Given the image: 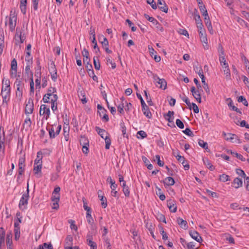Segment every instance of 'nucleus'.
<instances>
[{
  "label": "nucleus",
  "instance_id": "f257e3e1",
  "mask_svg": "<svg viewBox=\"0 0 249 249\" xmlns=\"http://www.w3.org/2000/svg\"><path fill=\"white\" fill-rule=\"evenodd\" d=\"M25 66L24 72L23 73V79L28 82L30 86V94H31V64L24 65Z\"/></svg>",
  "mask_w": 249,
  "mask_h": 249
},
{
  "label": "nucleus",
  "instance_id": "f03ea898",
  "mask_svg": "<svg viewBox=\"0 0 249 249\" xmlns=\"http://www.w3.org/2000/svg\"><path fill=\"white\" fill-rule=\"evenodd\" d=\"M27 193L26 194H24L22 195V196L21 198L19 203V208L21 210H24V209H26L27 204H28V199L29 197V181H28V183H27Z\"/></svg>",
  "mask_w": 249,
  "mask_h": 249
},
{
  "label": "nucleus",
  "instance_id": "7ed1b4c3",
  "mask_svg": "<svg viewBox=\"0 0 249 249\" xmlns=\"http://www.w3.org/2000/svg\"><path fill=\"white\" fill-rule=\"evenodd\" d=\"M99 41L102 44L103 48L105 50L107 53H112V51L108 48V41L107 38L103 36H99Z\"/></svg>",
  "mask_w": 249,
  "mask_h": 249
},
{
  "label": "nucleus",
  "instance_id": "20e7f679",
  "mask_svg": "<svg viewBox=\"0 0 249 249\" xmlns=\"http://www.w3.org/2000/svg\"><path fill=\"white\" fill-rule=\"evenodd\" d=\"M144 16L148 20L152 22L153 24L156 26V28L157 29V30H160L161 32L163 31V28L162 27V25L157 21V20L153 17H150L146 14H144Z\"/></svg>",
  "mask_w": 249,
  "mask_h": 249
},
{
  "label": "nucleus",
  "instance_id": "39448f33",
  "mask_svg": "<svg viewBox=\"0 0 249 249\" xmlns=\"http://www.w3.org/2000/svg\"><path fill=\"white\" fill-rule=\"evenodd\" d=\"M31 125V118L29 116H26L24 122L23 124V130H25V131L27 132V134L29 137L30 133L31 132V128L30 127Z\"/></svg>",
  "mask_w": 249,
  "mask_h": 249
},
{
  "label": "nucleus",
  "instance_id": "423d86ee",
  "mask_svg": "<svg viewBox=\"0 0 249 249\" xmlns=\"http://www.w3.org/2000/svg\"><path fill=\"white\" fill-rule=\"evenodd\" d=\"M17 23V17L14 14H10L9 18V25L10 30L13 32L15 28Z\"/></svg>",
  "mask_w": 249,
  "mask_h": 249
},
{
  "label": "nucleus",
  "instance_id": "0eeeda50",
  "mask_svg": "<svg viewBox=\"0 0 249 249\" xmlns=\"http://www.w3.org/2000/svg\"><path fill=\"white\" fill-rule=\"evenodd\" d=\"M17 75V62L15 59L11 61L10 75L12 78L16 77Z\"/></svg>",
  "mask_w": 249,
  "mask_h": 249
},
{
  "label": "nucleus",
  "instance_id": "6e6552de",
  "mask_svg": "<svg viewBox=\"0 0 249 249\" xmlns=\"http://www.w3.org/2000/svg\"><path fill=\"white\" fill-rule=\"evenodd\" d=\"M194 18L196 20V24L197 25V27L201 30V28H203V25L202 22V20L200 18V17L198 14L197 10L195 9L194 11Z\"/></svg>",
  "mask_w": 249,
  "mask_h": 249
},
{
  "label": "nucleus",
  "instance_id": "1a4fd4ad",
  "mask_svg": "<svg viewBox=\"0 0 249 249\" xmlns=\"http://www.w3.org/2000/svg\"><path fill=\"white\" fill-rule=\"evenodd\" d=\"M56 91L55 88L51 87L48 89V93L45 94L43 98V100L44 103L49 102V96H53V93Z\"/></svg>",
  "mask_w": 249,
  "mask_h": 249
},
{
  "label": "nucleus",
  "instance_id": "9d476101",
  "mask_svg": "<svg viewBox=\"0 0 249 249\" xmlns=\"http://www.w3.org/2000/svg\"><path fill=\"white\" fill-rule=\"evenodd\" d=\"M31 98H29L28 100H26L25 102L24 112L26 116L30 117L31 114Z\"/></svg>",
  "mask_w": 249,
  "mask_h": 249
},
{
  "label": "nucleus",
  "instance_id": "9b49d317",
  "mask_svg": "<svg viewBox=\"0 0 249 249\" xmlns=\"http://www.w3.org/2000/svg\"><path fill=\"white\" fill-rule=\"evenodd\" d=\"M97 108L99 110V113L100 117H102V113H104L103 119L105 120L106 122H108L109 118L108 115L106 114L107 110L101 105L98 104L97 105Z\"/></svg>",
  "mask_w": 249,
  "mask_h": 249
},
{
  "label": "nucleus",
  "instance_id": "f8f14e48",
  "mask_svg": "<svg viewBox=\"0 0 249 249\" xmlns=\"http://www.w3.org/2000/svg\"><path fill=\"white\" fill-rule=\"evenodd\" d=\"M42 164H34V174L37 178H40L42 176L41 169Z\"/></svg>",
  "mask_w": 249,
  "mask_h": 249
},
{
  "label": "nucleus",
  "instance_id": "ddd939ff",
  "mask_svg": "<svg viewBox=\"0 0 249 249\" xmlns=\"http://www.w3.org/2000/svg\"><path fill=\"white\" fill-rule=\"evenodd\" d=\"M73 238L71 235H69L65 239V249H72Z\"/></svg>",
  "mask_w": 249,
  "mask_h": 249
},
{
  "label": "nucleus",
  "instance_id": "4468645a",
  "mask_svg": "<svg viewBox=\"0 0 249 249\" xmlns=\"http://www.w3.org/2000/svg\"><path fill=\"white\" fill-rule=\"evenodd\" d=\"M189 234L192 238L196 240L197 242L200 243L202 241L201 237L197 231H191L189 232Z\"/></svg>",
  "mask_w": 249,
  "mask_h": 249
},
{
  "label": "nucleus",
  "instance_id": "2eb2a0df",
  "mask_svg": "<svg viewBox=\"0 0 249 249\" xmlns=\"http://www.w3.org/2000/svg\"><path fill=\"white\" fill-rule=\"evenodd\" d=\"M157 4L161 11L166 13L168 12V7L163 0H158Z\"/></svg>",
  "mask_w": 249,
  "mask_h": 249
},
{
  "label": "nucleus",
  "instance_id": "dca6fc26",
  "mask_svg": "<svg viewBox=\"0 0 249 249\" xmlns=\"http://www.w3.org/2000/svg\"><path fill=\"white\" fill-rule=\"evenodd\" d=\"M50 110L49 107H47L45 105H42L40 108V114L46 115V118L49 117Z\"/></svg>",
  "mask_w": 249,
  "mask_h": 249
},
{
  "label": "nucleus",
  "instance_id": "f3484780",
  "mask_svg": "<svg viewBox=\"0 0 249 249\" xmlns=\"http://www.w3.org/2000/svg\"><path fill=\"white\" fill-rule=\"evenodd\" d=\"M167 206L171 212L175 213L177 211V207L176 206V202L174 200L170 199L167 201Z\"/></svg>",
  "mask_w": 249,
  "mask_h": 249
},
{
  "label": "nucleus",
  "instance_id": "a211bd4d",
  "mask_svg": "<svg viewBox=\"0 0 249 249\" xmlns=\"http://www.w3.org/2000/svg\"><path fill=\"white\" fill-rule=\"evenodd\" d=\"M161 182H162L165 188H166L167 186L173 185L175 183L174 178L171 177L166 178L164 180L161 181Z\"/></svg>",
  "mask_w": 249,
  "mask_h": 249
},
{
  "label": "nucleus",
  "instance_id": "6ab92c4d",
  "mask_svg": "<svg viewBox=\"0 0 249 249\" xmlns=\"http://www.w3.org/2000/svg\"><path fill=\"white\" fill-rule=\"evenodd\" d=\"M58 99V96L56 94H53V97L51 98V108L53 111H55L57 107V100Z\"/></svg>",
  "mask_w": 249,
  "mask_h": 249
},
{
  "label": "nucleus",
  "instance_id": "aec40b11",
  "mask_svg": "<svg viewBox=\"0 0 249 249\" xmlns=\"http://www.w3.org/2000/svg\"><path fill=\"white\" fill-rule=\"evenodd\" d=\"M174 112L173 111H168V113L166 115H164V118L169 122L172 123L174 126L175 125L174 124Z\"/></svg>",
  "mask_w": 249,
  "mask_h": 249
},
{
  "label": "nucleus",
  "instance_id": "412c9836",
  "mask_svg": "<svg viewBox=\"0 0 249 249\" xmlns=\"http://www.w3.org/2000/svg\"><path fill=\"white\" fill-rule=\"evenodd\" d=\"M199 34L201 41L203 43H206L207 38L205 29L204 28H201V30L199 29Z\"/></svg>",
  "mask_w": 249,
  "mask_h": 249
},
{
  "label": "nucleus",
  "instance_id": "4be33fe9",
  "mask_svg": "<svg viewBox=\"0 0 249 249\" xmlns=\"http://www.w3.org/2000/svg\"><path fill=\"white\" fill-rule=\"evenodd\" d=\"M1 95L2 97L3 104L5 103L7 104L8 102L10 100V91L7 92H1Z\"/></svg>",
  "mask_w": 249,
  "mask_h": 249
},
{
  "label": "nucleus",
  "instance_id": "5701e85b",
  "mask_svg": "<svg viewBox=\"0 0 249 249\" xmlns=\"http://www.w3.org/2000/svg\"><path fill=\"white\" fill-rule=\"evenodd\" d=\"M24 159L23 158H20L18 161V174L19 175H22L24 171Z\"/></svg>",
  "mask_w": 249,
  "mask_h": 249
},
{
  "label": "nucleus",
  "instance_id": "b1692460",
  "mask_svg": "<svg viewBox=\"0 0 249 249\" xmlns=\"http://www.w3.org/2000/svg\"><path fill=\"white\" fill-rule=\"evenodd\" d=\"M12 234L11 232L7 233L6 235V242L7 246V249H12Z\"/></svg>",
  "mask_w": 249,
  "mask_h": 249
},
{
  "label": "nucleus",
  "instance_id": "393cba45",
  "mask_svg": "<svg viewBox=\"0 0 249 249\" xmlns=\"http://www.w3.org/2000/svg\"><path fill=\"white\" fill-rule=\"evenodd\" d=\"M95 130L103 139H105V136L109 135V134L105 129L100 128L98 126L95 127Z\"/></svg>",
  "mask_w": 249,
  "mask_h": 249
},
{
  "label": "nucleus",
  "instance_id": "a878e982",
  "mask_svg": "<svg viewBox=\"0 0 249 249\" xmlns=\"http://www.w3.org/2000/svg\"><path fill=\"white\" fill-rule=\"evenodd\" d=\"M227 152L228 154H231L233 156L236 157L237 158L239 159L240 160L244 161L246 160V159L245 158L243 157V156L241 154H238L236 152H233L230 149H227Z\"/></svg>",
  "mask_w": 249,
  "mask_h": 249
},
{
  "label": "nucleus",
  "instance_id": "bb28decb",
  "mask_svg": "<svg viewBox=\"0 0 249 249\" xmlns=\"http://www.w3.org/2000/svg\"><path fill=\"white\" fill-rule=\"evenodd\" d=\"M100 193H102L101 191H99L98 192V196L101 201V205L104 208H106L107 207V198L103 196H101Z\"/></svg>",
  "mask_w": 249,
  "mask_h": 249
},
{
  "label": "nucleus",
  "instance_id": "cd10ccee",
  "mask_svg": "<svg viewBox=\"0 0 249 249\" xmlns=\"http://www.w3.org/2000/svg\"><path fill=\"white\" fill-rule=\"evenodd\" d=\"M157 84L160 85V86H158L159 88H160L163 89H166L167 82L165 81V80L163 78L159 79V81H157Z\"/></svg>",
  "mask_w": 249,
  "mask_h": 249
},
{
  "label": "nucleus",
  "instance_id": "c85d7f7f",
  "mask_svg": "<svg viewBox=\"0 0 249 249\" xmlns=\"http://www.w3.org/2000/svg\"><path fill=\"white\" fill-rule=\"evenodd\" d=\"M178 224L184 229H187L188 228L187 222L186 220H184L183 219L178 217L177 219Z\"/></svg>",
  "mask_w": 249,
  "mask_h": 249
},
{
  "label": "nucleus",
  "instance_id": "c756f323",
  "mask_svg": "<svg viewBox=\"0 0 249 249\" xmlns=\"http://www.w3.org/2000/svg\"><path fill=\"white\" fill-rule=\"evenodd\" d=\"M42 158L43 153L41 151H39L37 153L36 158L35 160L34 164H37L41 163L42 164Z\"/></svg>",
  "mask_w": 249,
  "mask_h": 249
},
{
  "label": "nucleus",
  "instance_id": "7c9ffc66",
  "mask_svg": "<svg viewBox=\"0 0 249 249\" xmlns=\"http://www.w3.org/2000/svg\"><path fill=\"white\" fill-rule=\"evenodd\" d=\"M142 111L143 113V114L148 118L150 119L152 117V114L149 110V108L147 105L144 107H142Z\"/></svg>",
  "mask_w": 249,
  "mask_h": 249
},
{
  "label": "nucleus",
  "instance_id": "2f4dec72",
  "mask_svg": "<svg viewBox=\"0 0 249 249\" xmlns=\"http://www.w3.org/2000/svg\"><path fill=\"white\" fill-rule=\"evenodd\" d=\"M222 68L224 70V74L226 75V79L227 80H230L231 79V72L229 68V66H227L226 67H224L223 65H222Z\"/></svg>",
  "mask_w": 249,
  "mask_h": 249
},
{
  "label": "nucleus",
  "instance_id": "473e14b6",
  "mask_svg": "<svg viewBox=\"0 0 249 249\" xmlns=\"http://www.w3.org/2000/svg\"><path fill=\"white\" fill-rule=\"evenodd\" d=\"M5 138L4 136H3V138L0 136V153H1L2 154H4V150H5Z\"/></svg>",
  "mask_w": 249,
  "mask_h": 249
},
{
  "label": "nucleus",
  "instance_id": "72a5a7b5",
  "mask_svg": "<svg viewBox=\"0 0 249 249\" xmlns=\"http://www.w3.org/2000/svg\"><path fill=\"white\" fill-rule=\"evenodd\" d=\"M233 184H234V187L235 188H238L239 187L242 186L243 182L241 178H236L233 181Z\"/></svg>",
  "mask_w": 249,
  "mask_h": 249
},
{
  "label": "nucleus",
  "instance_id": "f704fd0d",
  "mask_svg": "<svg viewBox=\"0 0 249 249\" xmlns=\"http://www.w3.org/2000/svg\"><path fill=\"white\" fill-rule=\"evenodd\" d=\"M203 162L207 168L211 171H213L214 169V167L212 164L211 161L208 159H203Z\"/></svg>",
  "mask_w": 249,
  "mask_h": 249
},
{
  "label": "nucleus",
  "instance_id": "c9c22d12",
  "mask_svg": "<svg viewBox=\"0 0 249 249\" xmlns=\"http://www.w3.org/2000/svg\"><path fill=\"white\" fill-rule=\"evenodd\" d=\"M99 55L93 57V64L94 68L96 70H99L100 68V63L99 60Z\"/></svg>",
  "mask_w": 249,
  "mask_h": 249
},
{
  "label": "nucleus",
  "instance_id": "e433bc0d",
  "mask_svg": "<svg viewBox=\"0 0 249 249\" xmlns=\"http://www.w3.org/2000/svg\"><path fill=\"white\" fill-rule=\"evenodd\" d=\"M26 3L27 0H20V7L21 11L23 14L26 13Z\"/></svg>",
  "mask_w": 249,
  "mask_h": 249
},
{
  "label": "nucleus",
  "instance_id": "4c0bfd02",
  "mask_svg": "<svg viewBox=\"0 0 249 249\" xmlns=\"http://www.w3.org/2000/svg\"><path fill=\"white\" fill-rule=\"evenodd\" d=\"M222 135L224 137H226L227 135V137L225 138L227 141H231L232 142L234 139V137H236V135L232 133H228L227 134L225 132H223Z\"/></svg>",
  "mask_w": 249,
  "mask_h": 249
},
{
  "label": "nucleus",
  "instance_id": "58836bf2",
  "mask_svg": "<svg viewBox=\"0 0 249 249\" xmlns=\"http://www.w3.org/2000/svg\"><path fill=\"white\" fill-rule=\"evenodd\" d=\"M78 96L80 98V99L83 104H85L87 102V100L86 98L85 93L84 91H80L78 94Z\"/></svg>",
  "mask_w": 249,
  "mask_h": 249
},
{
  "label": "nucleus",
  "instance_id": "ea45409f",
  "mask_svg": "<svg viewBox=\"0 0 249 249\" xmlns=\"http://www.w3.org/2000/svg\"><path fill=\"white\" fill-rule=\"evenodd\" d=\"M199 8L202 16H203L204 17L208 16V12L204 4L199 5Z\"/></svg>",
  "mask_w": 249,
  "mask_h": 249
},
{
  "label": "nucleus",
  "instance_id": "a19ab883",
  "mask_svg": "<svg viewBox=\"0 0 249 249\" xmlns=\"http://www.w3.org/2000/svg\"><path fill=\"white\" fill-rule=\"evenodd\" d=\"M82 55L84 57L83 59V62H85L89 59V53L88 50L86 48H84L82 52Z\"/></svg>",
  "mask_w": 249,
  "mask_h": 249
},
{
  "label": "nucleus",
  "instance_id": "79ce46f5",
  "mask_svg": "<svg viewBox=\"0 0 249 249\" xmlns=\"http://www.w3.org/2000/svg\"><path fill=\"white\" fill-rule=\"evenodd\" d=\"M80 143L82 146L88 145L89 146V142L88 139L85 137L82 136L80 140Z\"/></svg>",
  "mask_w": 249,
  "mask_h": 249
},
{
  "label": "nucleus",
  "instance_id": "37998d69",
  "mask_svg": "<svg viewBox=\"0 0 249 249\" xmlns=\"http://www.w3.org/2000/svg\"><path fill=\"white\" fill-rule=\"evenodd\" d=\"M156 217L159 221L166 223L165 216L163 214L158 213L156 214Z\"/></svg>",
  "mask_w": 249,
  "mask_h": 249
},
{
  "label": "nucleus",
  "instance_id": "c03bdc74",
  "mask_svg": "<svg viewBox=\"0 0 249 249\" xmlns=\"http://www.w3.org/2000/svg\"><path fill=\"white\" fill-rule=\"evenodd\" d=\"M104 139L106 142L105 148L106 149H108L111 144V140L109 137V135L105 136Z\"/></svg>",
  "mask_w": 249,
  "mask_h": 249
},
{
  "label": "nucleus",
  "instance_id": "a18cd8bd",
  "mask_svg": "<svg viewBox=\"0 0 249 249\" xmlns=\"http://www.w3.org/2000/svg\"><path fill=\"white\" fill-rule=\"evenodd\" d=\"M237 101L239 103H242L243 105L246 107H248L249 105L248 101L243 96H240L238 97Z\"/></svg>",
  "mask_w": 249,
  "mask_h": 249
},
{
  "label": "nucleus",
  "instance_id": "49530a36",
  "mask_svg": "<svg viewBox=\"0 0 249 249\" xmlns=\"http://www.w3.org/2000/svg\"><path fill=\"white\" fill-rule=\"evenodd\" d=\"M192 95H193V97L196 99L197 102H198L199 103H201V97L200 93L199 90L196 91V92H195V93H194Z\"/></svg>",
  "mask_w": 249,
  "mask_h": 249
},
{
  "label": "nucleus",
  "instance_id": "de8ad7c7",
  "mask_svg": "<svg viewBox=\"0 0 249 249\" xmlns=\"http://www.w3.org/2000/svg\"><path fill=\"white\" fill-rule=\"evenodd\" d=\"M219 180L223 182L230 180V177L226 174H222L219 176Z\"/></svg>",
  "mask_w": 249,
  "mask_h": 249
},
{
  "label": "nucleus",
  "instance_id": "09e8293b",
  "mask_svg": "<svg viewBox=\"0 0 249 249\" xmlns=\"http://www.w3.org/2000/svg\"><path fill=\"white\" fill-rule=\"evenodd\" d=\"M49 71L50 73L57 71L56 68L53 61L51 62L49 67Z\"/></svg>",
  "mask_w": 249,
  "mask_h": 249
},
{
  "label": "nucleus",
  "instance_id": "8fccbe9b",
  "mask_svg": "<svg viewBox=\"0 0 249 249\" xmlns=\"http://www.w3.org/2000/svg\"><path fill=\"white\" fill-rule=\"evenodd\" d=\"M120 126L121 128L122 132L124 137H127V135L126 134V127L124 122H122L120 124Z\"/></svg>",
  "mask_w": 249,
  "mask_h": 249
},
{
  "label": "nucleus",
  "instance_id": "3c124183",
  "mask_svg": "<svg viewBox=\"0 0 249 249\" xmlns=\"http://www.w3.org/2000/svg\"><path fill=\"white\" fill-rule=\"evenodd\" d=\"M219 60L221 64V65L222 66L223 65L224 67H226L227 66H229L228 64L227 63L226 60L224 56H221L219 57Z\"/></svg>",
  "mask_w": 249,
  "mask_h": 249
},
{
  "label": "nucleus",
  "instance_id": "603ef678",
  "mask_svg": "<svg viewBox=\"0 0 249 249\" xmlns=\"http://www.w3.org/2000/svg\"><path fill=\"white\" fill-rule=\"evenodd\" d=\"M145 96L146 100H147V102L149 106H152L153 105V102L152 101L151 98L150 96V95L148 94L146 90L144 91Z\"/></svg>",
  "mask_w": 249,
  "mask_h": 249
},
{
  "label": "nucleus",
  "instance_id": "864d4df0",
  "mask_svg": "<svg viewBox=\"0 0 249 249\" xmlns=\"http://www.w3.org/2000/svg\"><path fill=\"white\" fill-rule=\"evenodd\" d=\"M198 144L201 147L207 150L208 149V144L206 142H205L203 140H199L198 141Z\"/></svg>",
  "mask_w": 249,
  "mask_h": 249
},
{
  "label": "nucleus",
  "instance_id": "5fc2aeb1",
  "mask_svg": "<svg viewBox=\"0 0 249 249\" xmlns=\"http://www.w3.org/2000/svg\"><path fill=\"white\" fill-rule=\"evenodd\" d=\"M48 131L50 138L51 139L54 138L56 135L55 134V132H54V129L53 128V126H52L51 128H49L48 129Z\"/></svg>",
  "mask_w": 249,
  "mask_h": 249
},
{
  "label": "nucleus",
  "instance_id": "6e6d98bb",
  "mask_svg": "<svg viewBox=\"0 0 249 249\" xmlns=\"http://www.w3.org/2000/svg\"><path fill=\"white\" fill-rule=\"evenodd\" d=\"M117 187V185L115 186L113 185V186H110V188L111 189V194L113 196H114V197L117 196L118 192L115 190Z\"/></svg>",
  "mask_w": 249,
  "mask_h": 249
},
{
  "label": "nucleus",
  "instance_id": "4d7b16f0",
  "mask_svg": "<svg viewBox=\"0 0 249 249\" xmlns=\"http://www.w3.org/2000/svg\"><path fill=\"white\" fill-rule=\"evenodd\" d=\"M218 51L219 53V57L222 56V55L224 56V55H225L224 50V49H223L222 46L220 44H219V45H218Z\"/></svg>",
  "mask_w": 249,
  "mask_h": 249
},
{
  "label": "nucleus",
  "instance_id": "13d9d810",
  "mask_svg": "<svg viewBox=\"0 0 249 249\" xmlns=\"http://www.w3.org/2000/svg\"><path fill=\"white\" fill-rule=\"evenodd\" d=\"M147 3L151 5L153 9H156L157 6L154 0H147Z\"/></svg>",
  "mask_w": 249,
  "mask_h": 249
},
{
  "label": "nucleus",
  "instance_id": "bf43d9fd",
  "mask_svg": "<svg viewBox=\"0 0 249 249\" xmlns=\"http://www.w3.org/2000/svg\"><path fill=\"white\" fill-rule=\"evenodd\" d=\"M60 194H53V196L51 197L52 201H59Z\"/></svg>",
  "mask_w": 249,
  "mask_h": 249
},
{
  "label": "nucleus",
  "instance_id": "052dcab7",
  "mask_svg": "<svg viewBox=\"0 0 249 249\" xmlns=\"http://www.w3.org/2000/svg\"><path fill=\"white\" fill-rule=\"evenodd\" d=\"M18 39L20 40V43H23L24 42V39L23 37H21L20 35H18L17 33L15 35V40L16 41V44H18Z\"/></svg>",
  "mask_w": 249,
  "mask_h": 249
},
{
  "label": "nucleus",
  "instance_id": "680f3d73",
  "mask_svg": "<svg viewBox=\"0 0 249 249\" xmlns=\"http://www.w3.org/2000/svg\"><path fill=\"white\" fill-rule=\"evenodd\" d=\"M177 125L180 129H183L184 127V125L183 122L180 119H177L176 121Z\"/></svg>",
  "mask_w": 249,
  "mask_h": 249
},
{
  "label": "nucleus",
  "instance_id": "e2e57ef3",
  "mask_svg": "<svg viewBox=\"0 0 249 249\" xmlns=\"http://www.w3.org/2000/svg\"><path fill=\"white\" fill-rule=\"evenodd\" d=\"M183 132L189 136H194L193 132L189 128H186L183 131Z\"/></svg>",
  "mask_w": 249,
  "mask_h": 249
},
{
  "label": "nucleus",
  "instance_id": "0e129e2a",
  "mask_svg": "<svg viewBox=\"0 0 249 249\" xmlns=\"http://www.w3.org/2000/svg\"><path fill=\"white\" fill-rule=\"evenodd\" d=\"M123 191L126 197H129L130 195V191L128 186L124 187Z\"/></svg>",
  "mask_w": 249,
  "mask_h": 249
},
{
  "label": "nucleus",
  "instance_id": "69168bd1",
  "mask_svg": "<svg viewBox=\"0 0 249 249\" xmlns=\"http://www.w3.org/2000/svg\"><path fill=\"white\" fill-rule=\"evenodd\" d=\"M124 104L123 102L121 104H120L118 106H117L118 111L121 114L124 113Z\"/></svg>",
  "mask_w": 249,
  "mask_h": 249
},
{
  "label": "nucleus",
  "instance_id": "338daca9",
  "mask_svg": "<svg viewBox=\"0 0 249 249\" xmlns=\"http://www.w3.org/2000/svg\"><path fill=\"white\" fill-rule=\"evenodd\" d=\"M195 247V243L194 242H190L187 244V247L188 249H196Z\"/></svg>",
  "mask_w": 249,
  "mask_h": 249
},
{
  "label": "nucleus",
  "instance_id": "774afa93",
  "mask_svg": "<svg viewBox=\"0 0 249 249\" xmlns=\"http://www.w3.org/2000/svg\"><path fill=\"white\" fill-rule=\"evenodd\" d=\"M242 60L244 61V64H245V66L246 69L248 68V69L249 70V60L245 56H243L242 57Z\"/></svg>",
  "mask_w": 249,
  "mask_h": 249
}]
</instances>
